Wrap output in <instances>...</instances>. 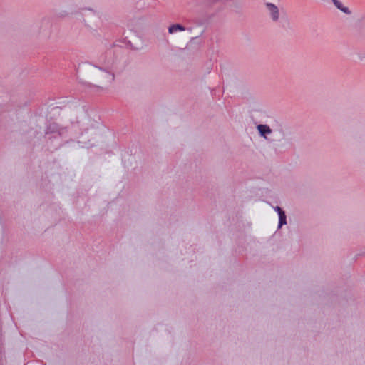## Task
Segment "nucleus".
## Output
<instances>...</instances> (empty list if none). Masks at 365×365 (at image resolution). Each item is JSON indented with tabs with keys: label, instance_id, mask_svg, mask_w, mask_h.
<instances>
[{
	"label": "nucleus",
	"instance_id": "39448f33",
	"mask_svg": "<svg viewBox=\"0 0 365 365\" xmlns=\"http://www.w3.org/2000/svg\"><path fill=\"white\" fill-rule=\"evenodd\" d=\"M257 130L260 135L264 138H266L267 134H270L272 133V130L267 125H259L257 126Z\"/></svg>",
	"mask_w": 365,
	"mask_h": 365
},
{
	"label": "nucleus",
	"instance_id": "f03ea898",
	"mask_svg": "<svg viewBox=\"0 0 365 365\" xmlns=\"http://www.w3.org/2000/svg\"><path fill=\"white\" fill-rule=\"evenodd\" d=\"M265 6L272 21H278L280 16L279 8L272 3H267Z\"/></svg>",
	"mask_w": 365,
	"mask_h": 365
},
{
	"label": "nucleus",
	"instance_id": "423d86ee",
	"mask_svg": "<svg viewBox=\"0 0 365 365\" xmlns=\"http://www.w3.org/2000/svg\"><path fill=\"white\" fill-rule=\"evenodd\" d=\"M287 224L286 215L284 212L279 214V227Z\"/></svg>",
	"mask_w": 365,
	"mask_h": 365
},
{
	"label": "nucleus",
	"instance_id": "20e7f679",
	"mask_svg": "<svg viewBox=\"0 0 365 365\" xmlns=\"http://www.w3.org/2000/svg\"><path fill=\"white\" fill-rule=\"evenodd\" d=\"M185 31V27L179 24H173L168 27V32L170 34L175 33L177 31Z\"/></svg>",
	"mask_w": 365,
	"mask_h": 365
},
{
	"label": "nucleus",
	"instance_id": "0eeeda50",
	"mask_svg": "<svg viewBox=\"0 0 365 365\" xmlns=\"http://www.w3.org/2000/svg\"><path fill=\"white\" fill-rule=\"evenodd\" d=\"M274 210L277 212L278 215L284 212L279 206H276Z\"/></svg>",
	"mask_w": 365,
	"mask_h": 365
},
{
	"label": "nucleus",
	"instance_id": "7ed1b4c3",
	"mask_svg": "<svg viewBox=\"0 0 365 365\" xmlns=\"http://www.w3.org/2000/svg\"><path fill=\"white\" fill-rule=\"evenodd\" d=\"M334 5L341 12L351 15V11L349 9V7L344 5V4L340 0H331Z\"/></svg>",
	"mask_w": 365,
	"mask_h": 365
},
{
	"label": "nucleus",
	"instance_id": "f257e3e1",
	"mask_svg": "<svg viewBox=\"0 0 365 365\" xmlns=\"http://www.w3.org/2000/svg\"><path fill=\"white\" fill-rule=\"evenodd\" d=\"M92 73L95 81L99 83L96 86L97 91L106 89L107 86L110 85L115 78L113 73L97 67L93 69Z\"/></svg>",
	"mask_w": 365,
	"mask_h": 365
}]
</instances>
